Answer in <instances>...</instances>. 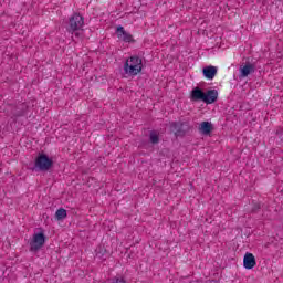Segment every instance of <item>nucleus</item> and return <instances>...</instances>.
I'll return each instance as SVG.
<instances>
[{"instance_id": "nucleus-1", "label": "nucleus", "mask_w": 283, "mask_h": 283, "mask_svg": "<svg viewBox=\"0 0 283 283\" xmlns=\"http://www.w3.org/2000/svg\"><path fill=\"white\" fill-rule=\"evenodd\" d=\"M123 72L126 78L138 76L143 72V59L137 55L127 57L124 62Z\"/></svg>"}, {"instance_id": "nucleus-2", "label": "nucleus", "mask_w": 283, "mask_h": 283, "mask_svg": "<svg viewBox=\"0 0 283 283\" xmlns=\"http://www.w3.org/2000/svg\"><path fill=\"white\" fill-rule=\"evenodd\" d=\"M190 101H201L202 103H206V105H212V103L218 101V91L209 90L205 92L202 88L197 86L190 92Z\"/></svg>"}, {"instance_id": "nucleus-3", "label": "nucleus", "mask_w": 283, "mask_h": 283, "mask_svg": "<svg viewBox=\"0 0 283 283\" xmlns=\"http://www.w3.org/2000/svg\"><path fill=\"white\" fill-rule=\"evenodd\" d=\"M45 242H48L45 230L43 228L35 229L29 240L30 251L34 253H36V251H41V248L45 247Z\"/></svg>"}, {"instance_id": "nucleus-4", "label": "nucleus", "mask_w": 283, "mask_h": 283, "mask_svg": "<svg viewBox=\"0 0 283 283\" xmlns=\"http://www.w3.org/2000/svg\"><path fill=\"white\" fill-rule=\"evenodd\" d=\"M83 25H85L83 17L78 13H75L69 21V32H72V34H74V36L77 39H83Z\"/></svg>"}, {"instance_id": "nucleus-5", "label": "nucleus", "mask_w": 283, "mask_h": 283, "mask_svg": "<svg viewBox=\"0 0 283 283\" xmlns=\"http://www.w3.org/2000/svg\"><path fill=\"white\" fill-rule=\"evenodd\" d=\"M52 158L48 157L45 154H40L35 159V169L40 171H48L53 165Z\"/></svg>"}, {"instance_id": "nucleus-6", "label": "nucleus", "mask_w": 283, "mask_h": 283, "mask_svg": "<svg viewBox=\"0 0 283 283\" xmlns=\"http://www.w3.org/2000/svg\"><path fill=\"white\" fill-rule=\"evenodd\" d=\"M115 34L118 39V41H123V43H136V40L134 39V35L132 33L125 31V28L117 27Z\"/></svg>"}, {"instance_id": "nucleus-7", "label": "nucleus", "mask_w": 283, "mask_h": 283, "mask_svg": "<svg viewBox=\"0 0 283 283\" xmlns=\"http://www.w3.org/2000/svg\"><path fill=\"white\" fill-rule=\"evenodd\" d=\"M258 265V261L255 260V255L251 252H247L243 256V268L247 269V271H251V269H255Z\"/></svg>"}, {"instance_id": "nucleus-8", "label": "nucleus", "mask_w": 283, "mask_h": 283, "mask_svg": "<svg viewBox=\"0 0 283 283\" xmlns=\"http://www.w3.org/2000/svg\"><path fill=\"white\" fill-rule=\"evenodd\" d=\"M239 72H240L241 78H247V76H249L250 74H253V72H255V65H253L251 63H247V64L240 66Z\"/></svg>"}, {"instance_id": "nucleus-9", "label": "nucleus", "mask_w": 283, "mask_h": 283, "mask_svg": "<svg viewBox=\"0 0 283 283\" xmlns=\"http://www.w3.org/2000/svg\"><path fill=\"white\" fill-rule=\"evenodd\" d=\"M205 78L208 81H213L216 78V74H218V67L216 66H206L202 70Z\"/></svg>"}, {"instance_id": "nucleus-10", "label": "nucleus", "mask_w": 283, "mask_h": 283, "mask_svg": "<svg viewBox=\"0 0 283 283\" xmlns=\"http://www.w3.org/2000/svg\"><path fill=\"white\" fill-rule=\"evenodd\" d=\"M199 132L203 136H209V134H211V132H213V124H211V122H202L199 125Z\"/></svg>"}, {"instance_id": "nucleus-11", "label": "nucleus", "mask_w": 283, "mask_h": 283, "mask_svg": "<svg viewBox=\"0 0 283 283\" xmlns=\"http://www.w3.org/2000/svg\"><path fill=\"white\" fill-rule=\"evenodd\" d=\"M55 218H56V220H65V218H67V210L60 208L55 212Z\"/></svg>"}, {"instance_id": "nucleus-12", "label": "nucleus", "mask_w": 283, "mask_h": 283, "mask_svg": "<svg viewBox=\"0 0 283 283\" xmlns=\"http://www.w3.org/2000/svg\"><path fill=\"white\" fill-rule=\"evenodd\" d=\"M150 142H151L153 144L158 143V133H157V132H151V133H150Z\"/></svg>"}, {"instance_id": "nucleus-13", "label": "nucleus", "mask_w": 283, "mask_h": 283, "mask_svg": "<svg viewBox=\"0 0 283 283\" xmlns=\"http://www.w3.org/2000/svg\"><path fill=\"white\" fill-rule=\"evenodd\" d=\"M112 283H126V282H125V279L118 277V279H114V280L112 281Z\"/></svg>"}, {"instance_id": "nucleus-14", "label": "nucleus", "mask_w": 283, "mask_h": 283, "mask_svg": "<svg viewBox=\"0 0 283 283\" xmlns=\"http://www.w3.org/2000/svg\"><path fill=\"white\" fill-rule=\"evenodd\" d=\"M96 258H103V255H101V253H96Z\"/></svg>"}, {"instance_id": "nucleus-15", "label": "nucleus", "mask_w": 283, "mask_h": 283, "mask_svg": "<svg viewBox=\"0 0 283 283\" xmlns=\"http://www.w3.org/2000/svg\"><path fill=\"white\" fill-rule=\"evenodd\" d=\"M172 127H174V130H176V127H178V125L174 124Z\"/></svg>"}, {"instance_id": "nucleus-16", "label": "nucleus", "mask_w": 283, "mask_h": 283, "mask_svg": "<svg viewBox=\"0 0 283 283\" xmlns=\"http://www.w3.org/2000/svg\"><path fill=\"white\" fill-rule=\"evenodd\" d=\"M175 134H176L177 136L179 135L178 132H176V130H175Z\"/></svg>"}]
</instances>
